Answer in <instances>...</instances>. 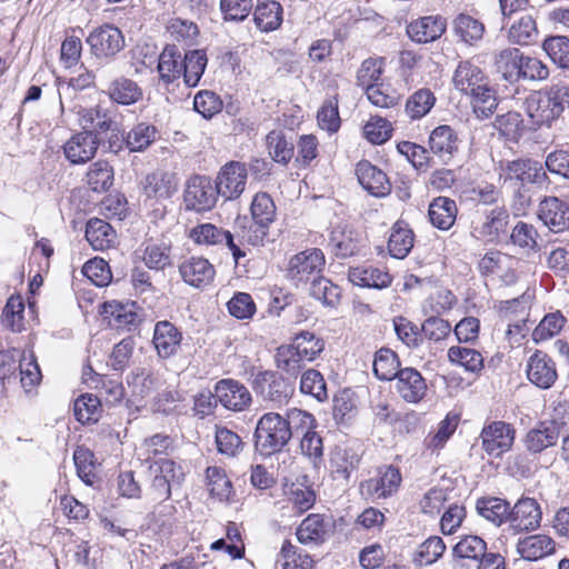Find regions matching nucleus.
Masks as SVG:
<instances>
[{"label":"nucleus","instance_id":"nucleus-1","mask_svg":"<svg viewBox=\"0 0 569 569\" xmlns=\"http://www.w3.org/2000/svg\"><path fill=\"white\" fill-rule=\"evenodd\" d=\"M290 439V431L280 413L266 412L257 421L253 445L260 456L270 457L281 452Z\"/></svg>","mask_w":569,"mask_h":569},{"label":"nucleus","instance_id":"nucleus-2","mask_svg":"<svg viewBox=\"0 0 569 569\" xmlns=\"http://www.w3.org/2000/svg\"><path fill=\"white\" fill-rule=\"evenodd\" d=\"M252 221L248 226L238 224L237 240L240 244H262L269 233V226L276 217V206L268 193H257L251 202Z\"/></svg>","mask_w":569,"mask_h":569},{"label":"nucleus","instance_id":"nucleus-3","mask_svg":"<svg viewBox=\"0 0 569 569\" xmlns=\"http://www.w3.org/2000/svg\"><path fill=\"white\" fill-rule=\"evenodd\" d=\"M566 411L563 407H559L556 409L551 421L540 422L536 428L528 431L525 442L530 452L539 453L557 445L560 436L569 429V410L566 419L560 417L561 412L566 413Z\"/></svg>","mask_w":569,"mask_h":569},{"label":"nucleus","instance_id":"nucleus-4","mask_svg":"<svg viewBox=\"0 0 569 569\" xmlns=\"http://www.w3.org/2000/svg\"><path fill=\"white\" fill-rule=\"evenodd\" d=\"M252 389L270 407L280 408L288 403L293 387L276 371H260L252 380Z\"/></svg>","mask_w":569,"mask_h":569},{"label":"nucleus","instance_id":"nucleus-5","mask_svg":"<svg viewBox=\"0 0 569 569\" xmlns=\"http://www.w3.org/2000/svg\"><path fill=\"white\" fill-rule=\"evenodd\" d=\"M189 238L199 246H216L226 243L231 250L232 257L236 264L240 263V260L247 256L244 244H240L237 240V231L231 233L230 231L218 228L212 223H201L190 229Z\"/></svg>","mask_w":569,"mask_h":569},{"label":"nucleus","instance_id":"nucleus-6","mask_svg":"<svg viewBox=\"0 0 569 569\" xmlns=\"http://www.w3.org/2000/svg\"><path fill=\"white\" fill-rule=\"evenodd\" d=\"M525 111L531 119L532 124L550 126L560 117L562 108L557 102V97L549 90L533 91L523 102Z\"/></svg>","mask_w":569,"mask_h":569},{"label":"nucleus","instance_id":"nucleus-7","mask_svg":"<svg viewBox=\"0 0 569 569\" xmlns=\"http://www.w3.org/2000/svg\"><path fill=\"white\" fill-rule=\"evenodd\" d=\"M87 43L92 54L99 59L114 58L126 46L122 31L110 23L93 29L87 38Z\"/></svg>","mask_w":569,"mask_h":569},{"label":"nucleus","instance_id":"nucleus-8","mask_svg":"<svg viewBox=\"0 0 569 569\" xmlns=\"http://www.w3.org/2000/svg\"><path fill=\"white\" fill-rule=\"evenodd\" d=\"M500 178L516 181L521 186L539 184L548 181V176L540 162L531 159H518L500 166Z\"/></svg>","mask_w":569,"mask_h":569},{"label":"nucleus","instance_id":"nucleus-9","mask_svg":"<svg viewBox=\"0 0 569 569\" xmlns=\"http://www.w3.org/2000/svg\"><path fill=\"white\" fill-rule=\"evenodd\" d=\"M326 264L325 254L320 249L313 248L295 254L288 266V277L297 283L307 282L317 278Z\"/></svg>","mask_w":569,"mask_h":569},{"label":"nucleus","instance_id":"nucleus-10","mask_svg":"<svg viewBox=\"0 0 569 569\" xmlns=\"http://www.w3.org/2000/svg\"><path fill=\"white\" fill-rule=\"evenodd\" d=\"M515 429L505 421H493L483 427L480 438L482 449L491 457H501L515 441Z\"/></svg>","mask_w":569,"mask_h":569},{"label":"nucleus","instance_id":"nucleus-11","mask_svg":"<svg viewBox=\"0 0 569 569\" xmlns=\"http://www.w3.org/2000/svg\"><path fill=\"white\" fill-rule=\"evenodd\" d=\"M219 194L217 186H213L209 178L194 176L187 183L186 207L199 212L210 210L216 204Z\"/></svg>","mask_w":569,"mask_h":569},{"label":"nucleus","instance_id":"nucleus-12","mask_svg":"<svg viewBox=\"0 0 569 569\" xmlns=\"http://www.w3.org/2000/svg\"><path fill=\"white\" fill-rule=\"evenodd\" d=\"M542 511L533 498L522 497L510 508L509 522L515 531H535L540 527Z\"/></svg>","mask_w":569,"mask_h":569},{"label":"nucleus","instance_id":"nucleus-13","mask_svg":"<svg viewBox=\"0 0 569 569\" xmlns=\"http://www.w3.org/2000/svg\"><path fill=\"white\" fill-rule=\"evenodd\" d=\"M248 171L244 163L231 161L224 164L217 177V188L226 199L238 198L246 188Z\"/></svg>","mask_w":569,"mask_h":569},{"label":"nucleus","instance_id":"nucleus-14","mask_svg":"<svg viewBox=\"0 0 569 569\" xmlns=\"http://www.w3.org/2000/svg\"><path fill=\"white\" fill-rule=\"evenodd\" d=\"M401 473L393 466L379 470V477L361 482V495L371 499L388 498L397 492L401 483Z\"/></svg>","mask_w":569,"mask_h":569},{"label":"nucleus","instance_id":"nucleus-15","mask_svg":"<svg viewBox=\"0 0 569 569\" xmlns=\"http://www.w3.org/2000/svg\"><path fill=\"white\" fill-rule=\"evenodd\" d=\"M217 400L228 410L242 411L251 403L246 386L232 379H222L214 387Z\"/></svg>","mask_w":569,"mask_h":569},{"label":"nucleus","instance_id":"nucleus-16","mask_svg":"<svg viewBox=\"0 0 569 569\" xmlns=\"http://www.w3.org/2000/svg\"><path fill=\"white\" fill-rule=\"evenodd\" d=\"M99 146L97 133L82 131L73 134L63 146L66 158L73 164H81L91 160Z\"/></svg>","mask_w":569,"mask_h":569},{"label":"nucleus","instance_id":"nucleus-17","mask_svg":"<svg viewBox=\"0 0 569 569\" xmlns=\"http://www.w3.org/2000/svg\"><path fill=\"white\" fill-rule=\"evenodd\" d=\"M179 273L189 286L204 288L212 282L216 270L208 259L191 257L179 266Z\"/></svg>","mask_w":569,"mask_h":569},{"label":"nucleus","instance_id":"nucleus-18","mask_svg":"<svg viewBox=\"0 0 569 569\" xmlns=\"http://www.w3.org/2000/svg\"><path fill=\"white\" fill-rule=\"evenodd\" d=\"M359 241V233L350 224L339 222L330 231L328 246L338 258H348L358 251Z\"/></svg>","mask_w":569,"mask_h":569},{"label":"nucleus","instance_id":"nucleus-19","mask_svg":"<svg viewBox=\"0 0 569 569\" xmlns=\"http://www.w3.org/2000/svg\"><path fill=\"white\" fill-rule=\"evenodd\" d=\"M540 220L552 231L569 229V204L559 198H545L539 204Z\"/></svg>","mask_w":569,"mask_h":569},{"label":"nucleus","instance_id":"nucleus-20","mask_svg":"<svg viewBox=\"0 0 569 569\" xmlns=\"http://www.w3.org/2000/svg\"><path fill=\"white\" fill-rule=\"evenodd\" d=\"M527 376L537 387L548 389L557 380L555 362L542 351H536L528 360Z\"/></svg>","mask_w":569,"mask_h":569},{"label":"nucleus","instance_id":"nucleus-21","mask_svg":"<svg viewBox=\"0 0 569 569\" xmlns=\"http://www.w3.org/2000/svg\"><path fill=\"white\" fill-rule=\"evenodd\" d=\"M331 531V523L322 515L311 513L297 528V538L303 545H320Z\"/></svg>","mask_w":569,"mask_h":569},{"label":"nucleus","instance_id":"nucleus-22","mask_svg":"<svg viewBox=\"0 0 569 569\" xmlns=\"http://www.w3.org/2000/svg\"><path fill=\"white\" fill-rule=\"evenodd\" d=\"M396 379L397 391L405 401L417 403L425 397L427 385L418 370L413 368L401 369Z\"/></svg>","mask_w":569,"mask_h":569},{"label":"nucleus","instance_id":"nucleus-23","mask_svg":"<svg viewBox=\"0 0 569 569\" xmlns=\"http://www.w3.org/2000/svg\"><path fill=\"white\" fill-rule=\"evenodd\" d=\"M446 31V20L439 16H427L409 23L407 33L419 43L432 42Z\"/></svg>","mask_w":569,"mask_h":569},{"label":"nucleus","instance_id":"nucleus-24","mask_svg":"<svg viewBox=\"0 0 569 569\" xmlns=\"http://www.w3.org/2000/svg\"><path fill=\"white\" fill-rule=\"evenodd\" d=\"M516 548L522 559L537 561L552 555L556 550V542L548 535L537 533L520 538Z\"/></svg>","mask_w":569,"mask_h":569},{"label":"nucleus","instance_id":"nucleus-25","mask_svg":"<svg viewBox=\"0 0 569 569\" xmlns=\"http://www.w3.org/2000/svg\"><path fill=\"white\" fill-rule=\"evenodd\" d=\"M356 173L359 183L372 196L381 197L389 192L390 183L386 173L369 161H360Z\"/></svg>","mask_w":569,"mask_h":569},{"label":"nucleus","instance_id":"nucleus-26","mask_svg":"<svg viewBox=\"0 0 569 569\" xmlns=\"http://www.w3.org/2000/svg\"><path fill=\"white\" fill-rule=\"evenodd\" d=\"M452 81L455 88L467 96L487 83L483 71L469 60L458 64Z\"/></svg>","mask_w":569,"mask_h":569},{"label":"nucleus","instance_id":"nucleus-27","mask_svg":"<svg viewBox=\"0 0 569 569\" xmlns=\"http://www.w3.org/2000/svg\"><path fill=\"white\" fill-rule=\"evenodd\" d=\"M181 332L169 321H159L154 327L152 342L161 358L173 356L181 343Z\"/></svg>","mask_w":569,"mask_h":569},{"label":"nucleus","instance_id":"nucleus-28","mask_svg":"<svg viewBox=\"0 0 569 569\" xmlns=\"http://www.w3.org/2000/svg\"><path fill=\"white\" fill-rule=\"evenodd\" d=\"M178 188V180L174 173L157 170L148 174L143 181V192L148 198L168 199Z\"/></svg>","mask_w":569,"mask_h":569},{"label":"nucleus","instance_id":"nucleus-29","mask_svg":"<svg viewBox=\"0 0 569 569\" xmlns=\"http://www.w3.org/2000/svg\"><path fill=\"white\" fill-rule=\"evenodd\" d=\"M107 93L113 102L122 106L134 104L143 97L142 88L134 80L123 76L110 82Z\"/></svg>","mask_w":569,"mask_h":569},{"label":"nucleus","instance_id":"nucleus-30","mask_svg":"<svg viewBox=\"0 0 569 569\" xmlns=\"http://www.w3.org/2000/svg\"><path fill=\"white\" fill-rule=\"evenodd\" d=\"M430 150L442 160L450 159L458 150V137L447 124L435 128L429 136Z\"/></svg>","mask_w":569,"mask_h":569},{"label":"nucleus","instance_id":"nucleus-31","mask_svg":"<svg viewBox=\"0 0 569 569\" xmlns=\"http://www.w3.org/2000/svg\"><path fill=\"white\" fill-rule=\"evenodd\" d=\"M457 204L447 197H438L429 204L428 216L433 227L440 230H449L457 218Z\"/></svg>","mask_w":569,"mask_h":569},{"label":"nucleus","instance_id":"nucleus-32","mask_svg":"<svg viewBox=\"0 0 569 569\" xmlns=\"http://www.w3.org/2000/svg\"><path fill=\"white\" fill-rule=\"evenodd\" d=\"M349 280L359 287L387 288L391 284V276L376 267H353L348 272Z\"/></svg>","mask_w":569,"mask_h":569},{"label":"nucleus","instance_id":"nucleus-33","mask_svg":"<svg viewBox=\"0 0 569 569\" xmlns=\"http://www.w3.org/2000/svg\"><path fill=\"white\" fill-rule=\"evenodd\" d=\"M522 52L517 48H506L495 53L493 64L501 78L510 83L519 80V64Z\"/></svg>","mask_w":569,"mask_h":569},{"label":"nucleus","instance_id":"nucleus-34","mask_svg":"<svg viewBox=\"0 0 569 569\" xmlns=\"http://www.w3.org/2000/svg\"><path fill=\"white\" fill-rule=\"evenodd\" d=\"M253 21L262 32L278 29L282 22V7L273 0L259 2L253 12Z\"/></svg>","mask_w":569,"mask_h":569},{"label":"nucleus","instance_id":"nucleus-35","mask_svg":"<svg viewBox=\"0 0 569 569\" xmlns=\"http://www.w3.org/2000/svg\"><path fill=\"white\" fill-rule=\"evenodd\" d=\"M86 239L94 250L103 251L113 246L116 232L104 220L93 218L87 223Z\"/></svg>","mask_w":569,"mask_h":569},{"label":"nucleus","instance_id":"nucleus-36","mask_svg":"<svg viewBox=\"0 0 569 569\" xmlns=\"http://www.w3.org/2000/svg\"><path fill=\"white\" fill-rule=\"evenodd\" d=\"M182 53L176 46H167L159 56L158 71L161 80L173 82L182 74Z\"/></svg>","mask_w":569,"mask_h":569},{"label":"nucleus","instance_id":"nucleus-37","mask_svg":"<svg viewBox=\"0 0 569 569\" xmlns=\"http://www.w3.org/2000/svg\"><path fill=\"white\" fill-rule=\"evenodd\" d=\"M476 509L481 517L496 526L509 520L510 506L503 499L496 497L480 498L477 500Z\"/></svg>","mask_w":569,"mask_h":569},{"label":"nucleus","instance_id":"nucleus-38","mask_svg":"<svg viewBox=\"0 0 569 569\" xmlns=\"http://www.w3.org/2000/svg\"><path fill=\"white\" fill-rule=\"evenodd\" d=\"M453 30L463 42L473 46L482 39L485 24L469 14L460 13L453 20Z\"/></svg>","mask_w":569,"mask_h":569},{"label":"nucleus","instance_id":"nucleus-39","mask_svg":"<svg viewBox=\"0 0 569 569\" xmlns=\"http://www.w3.org/2000/svg\"><path fill=\"white\" fill-rule=\"evenodd\" d=\"M270 157L278 163L287 164L293 157V143L282 130H273L266 138Z\"/></svg>","mask_w":569,"mask_h":569},{"label":"nucleus","instance_id":"nucleus-40","mask_svg":"<svg viewBox=\"0 0 569 569\" xmlns=\"http://www.w3.org/2000/svg\"><path fill=\"white\" fill-rule=\"evenodd\" d=\"M207 66V56L201 50H192L183 56L182 74L187 86L196 87Z\"/></svg>","mask_w":569,"mask_h":569},{"label":"nucleus","instance_id":"nucleus-41","mask_svg":"<svg viewBox=\"0 0 569 569\" xmlns=\"http://www.w3.org/2000/svg\"><path fill=\"white\" fill-rule=\"evenodd\" d=\"M87 183L94 192L108 191L113 184V168L103 160L93 162L87 172Z\"/></svg>","mask_w":569,"mask_h":569},{"label":"nucleus","instance_id":"nucleus-42","mask_svg":"<svg viewBox=\"0 0 569 569\" xmlns=\"http://www.w3.org/2000/svg\"><path fill=\"white\" fill-rule=\"evenodd\" d=\"M413 247V232L407 227L397 222L391 230L388 241V249L392 257L403 259Z\"/></svg>","mask_w":569,"mask_h":569},{"label":"nucleus","instance_id":"nucleus-43","mask_svg":"<svg viewBox=\"0 0 569 569\" xmlns=\"http://www.w3.org/2000/svg\"><path fill=\"white\" fill-rule=\"evenodd\" d=\"M399 366V359L395 351L381 348L376 352L372 367L379 380L395 379L401 370Z\"/></svg>","mask_w":569,"mask_h":569},{"label":"nucleus","instance_id":"nucleus-44","mask_svg":"<svg viewBox=\"0 0 569 569\" xmlns=\"http://www.w3.org/2000/svg\"><path fill=\"white\" fill-rule=\"evenodd\" d=\"M277 368L289 376H297L308 361L290 345L280 346L274 356Z\"/></svg>","mask_w":569,"mask_h":569},{"label":"nucleus","instance_id":"nucleus-45","mask_svg":"<svg viewBox=\"0 0 569 569\" xmlns=\"http://www.w3.org/2000/svg\"><path fill=\"white\" fill-rule=\"evenodd\" d=\"M128 382L138 390L141 396H147L160 388L163 383L159 371L150 368H137L128 377Z\"/></svg>","mask_w":569,"mask_h":569},{"label":"nucleus","instance_id":"nucleus-46","mask_svg":"<svg viewBox=\"0 0 569 569\" xmlns=\"http://www.w3.org/2000/svg\"><path fill=\"white\" fill-rule=\"evenodd\" d=\"M207 486L211 496L220 501H227L232 493V485L226 471L217 466L208 467L206 470Z\"/></svg>","mask_w":569,"mask_h":569},{"label":"nucleus","instance_id":"nucleus-47","mask_svg":"<svg viewBox=\"0 0 569 569\" xmlns=\"http://www.w3.org/2000/svg\"><path fill=\"white\" fill-rule=\"evenodd\" d=\"M284 496L299 513L306 512L312 508L316 501L315 491L309 486L301 482L286 485Z\"/></svg>","mask_w":569,"mask_h":569},{"label":"nucleus","instance_id":"nucleus-48","mask_svg":"<svg viewBox=\"0 0 569 569\" xmlns=\"http://www.w3.org/2000/svg\"><path fill=\"white\" fill-rule=\"evenodd\" d=\"M73 411L81 423L97 422L102 412L100 399L91 393L81 395L74 401Z\"/></svg>","mask_w":569,"mask_h":569},{"label":"nucleus","instance_id":"nucleus-49","mask_svg":"<svg viewBox=\"0 0 569 569\" xmlns=\"http://www.w3.org/2000/svg\"><path fill=\"white\" fill-rule=\"evenodd\" d=\"M468 96L471 98L470 103L478 119H487L496 111L498 106L497 97L488 83Z\"/></svg>","mask_w":569,"mask_h":569},{"label":"nucleus","instance_id":"nucleus-50","mask_svg":"<svg viewBox=\"0 0 569 569\" xmlns=\"http://www.w3.org/2000/svg\"><path fill=\"white\" fill-rule=\"evenodd\" d=\"M509 40L513 43L527 46L533 43L538 38L536 20L530 14H525L515 22L508 32Z\"/></svg>","mask_w":569,"mask_h":569},{"label":"nucleus","instance_id":"nucleus-51","mask_svg":"<svg viewBox=\"0 0 569 569\" xmlns=\"http://www.w3.org/2000/svg\"><path fill=\"white\" fill-rule=\"evenodd\" d=\"M291 345L308 362L313 361L325 349V341L310 331L297 333Z\"/></svg>","mask_w":569,"mask_h":569},{"label":"nucleus","instance_id":"nucleus-52","mask_svg":"<svg viewBox=\"0 0 569 569\" xmlns=\"http://www.w3.org/2000/svg\"><path fill=\"white\" fill-rule=\"evenodd\" d=\"M156 138V127L140 122L127 133L126 146L131 152H140L147 149Z\"/></svg>","mask_w":569,"mask_h":569},{"label":"nucleus","instance_id":"nucleus-53","mask_svg":"<svg viewBox=\"0 0 569 569\" xmlns=\"http://www.w3.org/2000/svg\"><path fill=\"white\" fill-rule=\"evenodd\" d=\"M214 440L218 452L229 458L237 457L244 447L241 437L227 427H216Z\"/></svg>","mask_w":569,"mask_h":569},{"label":"nucleus","instance_id":"nucleus-54","mask_svg":"<svg viewBox=\"0 0 569 569\" xmlns=\"http://www.w3.org/2000/svg\"><path fill=\"white\" fill-rule=\"evenodd\" d=\"M566 321V318L560 311L547 313L532 331L533 341L539 343L559 335Z\"/></svg>","mask_w":569,"mask_h":569},{"label":"nucleus","instance_id":"nucleus-55","mask_svg":"<svg viewBox=\"0 0 569 569\" xmlns=\"http://www.w3.org/2000/svg\"><path fill=\"white\" fill-rule=\"evenodd\" d=\"M436 97L430 89H419L406 102V112L411 119H421L435 106Z\"/></svg>","mask_w":569,"mask_h":569},{"label":"nucleus","instance_id":"nucleus-56","mask_svg":"<svg viewBox=\"0 0 569 569\" xmlns=\"http://www.w3.org/2000/svg\"><path fill=\"white\" fill-rule=\"evenodd\" d=\"M24 303L21 296H11L2 310L1 323L13 332L23 329Z\"/></svg>","mask_w":569,"mask_h":569},{"label":"nucleus","instance_id":"nucleus-57","mask_svg":"<svg viewBox=\"0 0 569 569\" xmlns=\"http://www.w3.org/2000/svg\"><path fill=\"white\" fill-rule=\"evenodd\" d=\"M487 550L486 541L475 535L462 537L453 547V555L460 559L479 561Z\"/></svg>","mask_w":569,"mask_h":569},{"label":"nucleus","instance_id":"nucleus-58","mask_svg":"<svg viewBox=\"0 0 569 569\" xmlns=\"http://www.w3.org/2000/svg\"><path fill=\"white\" fill-rule=\"evenodd\" d=\"M450 362L463 367L466 370L476 372L482 369L483 358L481 353L475 349L466 347H450L448 350Z\"/></svg>","mask_w":569,"mask_h":569},{"label":"nucleus","instance_id":"nucleus-59","mask_svg":"<svg viewBox=\"0 0 569 569\" xmlns=\"http://www.w3.org/2000/svg\"><path fill=\"white\" fill-rule=\"evenodd\" d=\"M282 569H312L313 560L309 555L297 552V547L286 540L278 555Z\"/></svg>","mask_w":569,"mask_h":569},{"label":"nucleus","instance_id":"nucleus-60","mask_svg":"<svg viewBox=\"0 0 569 569\" xmlns=\"http://www.w3.org/2000/svg\"><path fill=\"white\" fill-rule=\"evenodd\" d=\"M329 461L333 472L348 478L350 471L357 467L359 457L348 448L337 446L330 452Z\"/></svg>","mask_w":569,"mask_h":569},{"label":"nucleus","instance_id":"nucleus-61","mask_svg":"<svg viewBox=\"0 0 569 569\" xmlns=\"http://www.w3.org/2000/svg\"><path fill=\"white\" fill-rule=\"evenodd\" d=\"M446 545L441 537L431 536L426 539L417 549L415 562L419 566H428L442 557Z\"/></svg>","mask_w":569,"mask_h":569},{"label":"nucleus","instance_id":"nucleus-62","mask_svg":"<svg viewBox=\"0 0 569 569\" xmlns=\"http://www.w3.org/2000/svg\"><path fill=\"white\" fill-rule=\"evenodd\" d=\"M310 295L325 306L335 307L340 299V288L329 279L318 276L312 279Z\"/></svg>","mask_w":569,"mask_h":569},{"label":"nucleus","instance_id":"nucleus-63","mask_svg":"<svg viewBox=\"0 0 569 569\" xmlns=\"http://www.w3.org/2000/svg\"><path fill=\"white\" fill-rule=\"evenodd\" d=\"M365 138L373 143L381 144L388 141L392 134L391 122L385 118L372 116L363 126Z\"/></svg>","mask_w":569,"mask_h":569},{"label":"nucleus","instance_id":"nucleus-64","mask_svg":"<svg viewBox=\"0 0 569 569\" xmlns=\"http://www.w3.org/2000/svg\"><path fill=\"white\" fill-rule=\"evenodd\" d=\"M542 48L560 68L569 67V39L567 37H549L543 41Z\"/></svg>","mask_w":569,"mask_h":569}]
</instances>
